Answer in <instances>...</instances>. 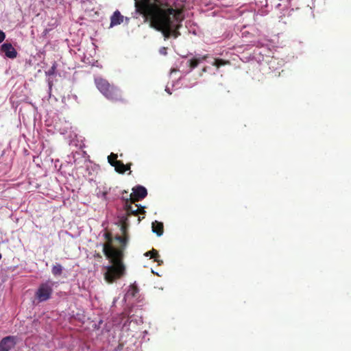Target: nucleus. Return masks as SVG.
Masks as SVG:
<instances>
[{"mask_svg": "<svg viewBox=\"0 0 351 351\" xmlns=\"http://www.w3.org/2000/svg\"><path fill=\"white\" fill-rule=\"evenodd\" d=\"M151 26L160 31L165 38H177L183 20L182 12L171 8H156L151 14Z\"/></svg>", "mask_w": 351, "mask_h": 351, "instance_id": "obj_1", "label": "nucleus"}, {"mask_svg": "<svg viewBox=\"0 0 351 351\" xmlns=\"http://www.w3.org/2000/svg\"><path fill=\"white\" fill-rule=\"evenodd\" d=\"M104 252L109 260V265L102 269L105 280L108 283L114 282L125 274V268L123 263V252L112 246H104Z\"/></svg>", "mask_w": 351, "mask_h": 351, "instance_id": "obj_2", "label": "nucleus"}, {"mask_svg": "<svg viewBox=\"0 0 351 351\" xmlns=\"http://www.w3.org/2000/svg\"><path fill=\"white\" fill-rule=\"evenodd\" d=\"M95 83L99 92L108 99L118 101L121 99V90L101 77H95Z\"/></svg>", "mask_w": 351, "mask_h": 351, "instance_id": "obj_3", "label": "nucleus"}, {"mask_svg": "<svg viewBox=\"0 0 351 351\" xmlns=\"http://www.w3.org/2000/svg\"><path fill=\"white\" fill-rule=\"evenodd\" d=\"M57 284L58 282L51 279L40 282L34 293L35 299L38 302H44L50 300L53 292V287H56Z\"/></svg>", "mask_w": 351, "mask_h": 351, "instance_id": "obj_4", "label": "nucleus"}, {"mask_svg": "<svg viewBox=\"0 0 351 351\" xmlns=\"http://www.w3.org/2000/svg\"><path fill=\"white\" fill-rule=\"evenodd\" d=\"M208 58V56L206 55L202 56H195L192 59L184 58L182 60L180 65L179 66L178 71L184 75H186L197 67L199 63L205 61Z\"/></svg>", "mask_w": 351, "mask_h": 351, "instance_id": "obj_5", "label": "nucleus"}, {"mask_svg": "<svg viewBox=\"0 0 351 351\" xmlns=\"http://www.w3.org/2000/svg\"><path fill=\"white\" fill-rule=\"evenodd\" d=\"M89 156L85 151L72 152L67 156V162L74 163L77 167H82V165L87 162Z\"/></svg>", "mask_w": 351, "mask_h": 351, "instance_id": "obj_6", "label": "nucleus"}, {"mask_svg": "<svg viewBox=\"0 0 351 351\" xmlns=\"http://www.w3.org/2000/svg\"><path fill=\"white\" fill-rule=\"evenodd\" d=\"M121 199L123 202V209L128 215H137L139 213V206L136 204L134 206H132L131 204L134 202L132 201V195H130V197L121 196Z\"/></svg>", "mask_w": 351, "mask_h": 351, "instance_id": "obj_7", "label": "nucleus"}, {"mask_svg": "<svg viewBox=\"0 0 351 351\" xmlns=\"http://www.w3.org/2000/svg\"><path fill=\"white\" fill-rule=\"evenodd\" d=\"M130 313H127V315L125 313H121L117 317L114 319V325L121 327L122 330L128 331L130 330V325L132 323H130Z\"/></svg>", "mask_w": 351, "mask_h": 351, "instance_id": "obj_8", "label": "nucleus"}, {"mask_svg": "<svg viewBox=\"0 0 351 351\" xmlns=\"http://www.w3.org/2000/svg\"><path fill=\"white\" fill-rule=\"evenodd\" d=\"M117 154L112 153L108 157V162L112 166L114 167L115 170L121 173H123L125 171L130 168V167H127L125 165L121 160H117Z\"/></svg>", "mask_w": 351, "mask_h": 351, "instance_id": "obj_9", "label": "nucleus"}, {"mask_svg": "<svg viewBox=\"0 0 351 351\" xmlns=\"http://www.w3.org/2000/svg\"><path fill=\"white\" fill-rule=\"evenodd\" d=\"M0 52L4 53L5 57L14 59L17 56V51L10 43H4L0 47Z\"/></svg>", "mask_w": 351, "mask_h": 351, "instance_id": "obj_10", "label": "nucleus"}, {"mask_svg": "<svg viewBox=\"0 0 351 351\" xmlns=\"http://www.w3.org/2000/svg\"><path fill=\"white\" fill-rule=\"evenodd\" d=\"M16 343V337L7 336L0 341V351H10Z\"/></svg>", "mask_w": 351, "mask_h": 351, "instance_id": "obj_11", "label": "nucleus"}, {"mask_svg": "<svg viewBox=\"0 0 351 351\" xmlns=\"http://www.w3.org/2000/svg\"><path fill=\"white\" fill-rule=\"evenodd\" d=\"M131 195L134 197L133 201H139L144 199L147 195V191L145 186L136 185L133 187L132 193Z\"/></svg>", "mask_w": 351, "mask_h": 351, "instance_id": "obj_12", "label": "nucleus"}, {"mask_svg": "<svg viewBox=\"0 0 351 351\" xmlns=\"http://www.w3.org/2000/svg\"><path fill=\"white\" fill-rule=\"evenodd\" d=\"M135 1L136 10L139 13L143 12L144 7L155 8L156 7L157 3L159 2V0H141V5H140L138 1L137 0Z\"/></svg>", "mask_w": 351, "mask_h": 351, "instance_id": "obj_13", "label": "nucleus"}, {"mask_svg": "<svg viewBox=\"0 0 351 351\" xmlns=\"http://www.w3.org/2000/svg\"><path fill=\"white\" fill-rule=\"evenodd\" d=\"M128 226L127 224H122L120 226V231L123 234L121 235H117L116 239L125 247L128 243L129 237L127 234Z\"/></svg>", "mask_w": 351, "mask_h": 351, "instance_id": "obj_14", "label": "nucleus"}, {"mask_svg": "<svg viewBox=\"0 0 351 351\" xmlns=\"http://www.w3.org/2000/svg\"><path fill=\"white\" fill-rule=\"evenodd\" d=\"M138 293V289L136 285L133 284L130 285L128 291L124 295L123 298V302H126L128 300H130L136 297V294Z\"/></svg>", "mask_w": 351, "mask_h": 351, "instance_id": "obj_15", "label": "nucleus"}, {"mask_svg": "<svg viewBox=\"0 0 351 351\" xmlns=\"http://www.w3.org/2000/svg\"><path fill=\"white\" fill-rule=\"evenodd\" d=\"M123 21V16L121 15L119 10H116L110 17V27L120 25Z\"/></svg>", "mask_w": 351, "mask_h": 351, "instance_id": "obj_16", "label": "nucleus"}, {"mask_svg": "<svg viewBox=\"0 0 351 351\" xmlns=\"http://www.w3.org/2000/svg\"><path fill=\"white\" fill-rule=\"evenodd\" d=\"M56 62H54L53 63V65L51 66V68L45 71V75L48 76V78L47 80L49 89V90H51L52 85H53V80L51 78V76L54 75L56 74Z\"/></svg>", "mask_w": 351, "mask_h": 351, "instance_id": "obj_17", "label": "nucleus"}, {"mask_svg": "<svg viewBox=\"0 0 351 351\" xmlns=\"http://www.w3.org/2000/svg\"><path fill=\"white\" fill-rule=\"evenodd\" d=\"M152 230L158 237H160L163 234V223L158 221L152 222Z\"/></svg>", "mask_w": 351, "mask_h": 351, "instance_id": "obj_18", "label": "nucleus"}, {"mask_svg": "<svg viewBox=\"0 0 351 351\" xmlns=\"http://www.w3.org/2000/svg\"><path fill=\"white\" fill-rule=\"evenodd\" d=\"M64 271L62 265L58 263H56L51 267V274L54 277H60Z\"/></svg>", "mask_w": 351, "mask_h": 351, "instance_id": "obj_19", "label": "nucleus"}, {"mask_svg": "<svg viewBox=\"0 0 351 351\" xmlns=\"http://www.w3.org/2000/svg\"><path fill=\"white\" fill-rule=\"evenodd\" d=\"M145 256H150L152 258H154V261L157 262L159 265H162L163 261L159 260V254L157 250L152 249L151 251H148L144 254Z\"/></svg>", "mask_w": 351, "mask_h": 351, "instance_id": "obj_20", "label": "nucleus"}, {"mask_svg": "<svg viewBox=\"0 0 351 351\" xmlns=\"http://www.w3.org/2000/svg\"><path fill=\"white\" fill-rule=\"evenodd\" d=\"M57 127L62 134H65L68 133L69 130L72 128L71 123L66 121H64L63 127L59 126L58 125H57Z\"/></svg>", "mask_w": 351, "mask_h": 351, "instance_id": "obj_21", "label": "nucleus"}, {"mask_svg": "<svg viewBox=\"0 0 351 351\" xmlns=\"http://www.w3.org/2000/svg\"><path fill=\"white\" fill-rule=\"evenodd\" d=\"M84 165H86V171L89 175L92 174V171H95L98 169V166L95 164H92L89 158L88 159L87 162H86Z\"/></svg>", "mask_w": 351, "mask_h": 351, "instance_id": "obj_22", "label": "nucleus"}, {"mask_svg": "<svg viewBox=\"0 0 351 351\" xmlns=\"http://www.w3.org/2000/svg\"><path fill=\"white\" fill-rule=\"evenodd\" d=\"M130 323H134L136 325H140L143 323L142 315H134L130 314Z\"/></svg>", "mask_w": 351, "mask_h": 351, "instance_id": "obj_23", "label": "nucleus"}, {"mask_svg": "<svg viewBox=\"0 0 351 351\" xmlns=\"http://www.w3.org/2000/svg\"><path fill=\"white\" fill-rule=\"evenodd\" d=\"M226 63V62L221 59H214L211 62L213 65L217 66V68H219L221 65H224Z\"/></svg>", "mask_w": 351, "mask_h": 351, "instance_id": "obj_24", "label": "nucleus"}, {"mask_svg": "<svg viewBox=\"0 0 351 351\" xmlns=\"http://www.w3.org/2000/svg\"><path fill=\"white\" fill-rule=\"evenodd\" d=\"M5 38V34L0 29V43H1Z\"/></svg>", "mask_w": 351, "mask_h": 351, "instance_id": "obj_25", "label": "nucleus"}, {"mask_svg": "<svg viewBox=\"0 0 351 351\" xmlns=\"http://www.w3.org/2000/svg\"><path fill=\"white\" fill-rule=\"evenodd\" d=\"M160 53L161 54H164V55H165V54L167 53L166 49H165V47H163V48L160 49Z\"/></svg>", "mask_w": 351, "mask_h": 351, "instance_id": "obj_26", "label": "nucleus"}, {"mask_svg": "<svg viewBox=\"0 0 351 351\" xmlns=\"http://www.w3.org/2000/svg\"><path fill=\"white\" fill-rule=\"evenodd\" d=\"M122 196L130 197V195H128V192L126 191H122Z\"/></svg>", "mask_w": 351, "mask_h": 351, "instance_id": "obj_27", "label": "nucleus"}, {"mask_svg": "<svg viewBox=\"0 0 351 351\" xmlns=\"http://www.w3.org/2000/svg\"><path fill=\"white\" fill-rule=\"evenodd\" d=\"M148 334V332L147 330L143 331V339H144L145 338V336Z\"/></svg>", "mask_w": 351, "mask_h": 351, "instance_id": "obj_28", "label": "nucleus"}, {"mask_svg": "<svg viewBox=\"0 0 351 351\" xmlns=\"http://www.w3.org/2000/svg\"><path fill=\"white\" fill-rule=\"evenodd\" d=\"M165 91H166L167 93H168L169 94H171V92L170 91L169 88V87H167H167H166V88H165Z\"/></svg>", "mask_w": 351, "mask_h": 351, "instance_id": "obj_29", "label": "nucleus"}, {"mask_svg": "<svg viewBox=\"0 0 351 351\" xmlns=\"http://www.w3.org/2000/svg\"><path fill=\"white\" fill-rule=\"evenodd\" d=\"M106 195H107V192H103L102 193V197L104 199H106Z\"/></svg>", "mask_w": 351, "mask_h": 351, "instance_id": "obj_30", "label": "nucleus"}, {"mask_svg": "<svg viewBox=\"0 0 351 351\" xmlns=\"http://www.w3.org/2000/svg\"><path fill=\"white\" fill-rule=\"evenodd\" d=\"M141 207L143 208V210L141 211V214L145 215V211L144 210L145 207L144 206H141Z\"/></svg>", "mask_w": 351, "mask_h": 351, "instance_id": "obj_31", "label": "nucleus"}, {"mask_svg": "<svg viewBox=\"0 0 351 351\" xmlns=\"http://www.w3.org/2000/svg\"><path fill=\"white\" fill-rule=\"evenodd\" d=\"M176 71H177V70L175 69H171V72H170V75H171L174 72H176Z\"/></svg>", "mask_w": 351, "mask_h": 351, "instance_id": "obj_32", "label": "nucleus"}, {"mask_svg": "<svg viewBox=\"0 0 351 351\" xmlns=\"http://www.w3.org/2000/svg\"><path fill=\"white\" fill-rule=\"evenodd\" d=\"M117 298H114V300H113V304H115V302H117Z\"/></svg>", "mask_w": 351, "mask_h": 351, "instance_id": "obj_33", "label": "nucleus"}, {"mask_svg": "<svg viewBox=\"0 0 351 351\" xmlns=\"http://www.w3.org/2000/svg\"><path fill=\"white\" fill-rule=\"evenodd\" d=\"M203 71H206V67H204V68L203 69Z\"/></svg>", "mask_w": 351, "mask_h": 351, "instance_id": "obj_34", "label": "nucleus"}, {"mask_svg": "<svg viewBox=\"0 0 351 351\" xmlns=\"http://www.w3.org/2000/svg\"><path fill=\"white\" fill-rule=\"evenodd\" d=\"M105 235H106V237L107 238H108V234H105Z\"/></svg>", "mask_w": 351, "mask_h": 351, "instance_id": "obj_35", "label": "nucleus"}, {"mask_svg": "<svg viewBox=\"0 0 351 351\" xmlns=\"http://www.w3.org/2000/svg\"><path fill=\"white\" fill-rule=\"evenodd\" d=\"M1 258V254H0V259Z\"/></svg>", "mask_w": 351, "mask_h": 351, "instance_id": "obj_36", "label": "nucleus"}]
</instances>
